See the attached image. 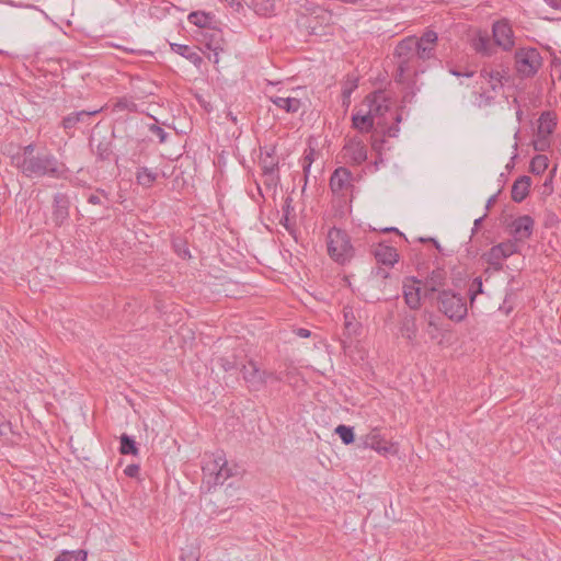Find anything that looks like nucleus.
<instances>
[{
    "mask_svg": "<svg viewBox=\"0 0 561 561\" xmlns=\"http://www.w3.org/2000/svg\"><path fill=\"white\" fill-rule=\"evenodd\" d=\"M436 43L437 34L427 31L420 38L410 36L397 45L396 56L400 82L411 83L419 73L425 71L423 64L434 57Z\"/></svg>",
    "mask_w": 561,
    "mask_h": 561,
    "instance_id": "obj_1",
    "label": "nucleus"
},
{
    "mask_svg": "<svg viewBox=\"0 0 561 561\" xmlns=\"http://www.w3.org/2000/svg\"><path fill=\"white\" fill-rule=\"evenodd\" d=\"M362 103L369 110L377 129L389 137L397 136L401 115L398 112L396 101L387 92L370 93Z\"/></svg>",
    "mask_w": 561,
    "mask_h": 561,
    "instance_id": "obj_2",
    "label": "nucleus"
},
{
    "mask_svg": "<svg viewBox=\"0 0 561 561\" xmlns=\"http://www.w3.org/2000/svg\"><path fill=\"white\" fill-rule=\"evenodd\" d=\"M15 165L27 178L60 179L67 172L66 165L50 153L15 158Z\"/></svg>",
    "mask_w": 561,
    "mask_h": 561,
    "instance_id": "obj_3",
    "label": "nucleus"
},
{
    "mask_svg": "<svg viewBox=\"0 0 561 561\" xmlns=\"http://www.w3.org/2000/svg\"><path fill=\"white\" fill-rule=\"evenodd\" d=\"M325 243L328 255L335 263L344 265L354 257L355 249L345 230L331 228L327 233Z\"/></svg>",
    "mask_w": 561,
    "mask_h": 561,
    "instance_id": "obj_4",
    "label": "nucleus"
},
{
    "mask_svg": "<svg viewBox=\"0 0 561 561\" xmlns=\"http://www.w3.org/2000/svg\"><path fill=\"white\" fill-rule=\"evenodd\" d=\"M505 71L501 67L485 66L480 71L479 94L485 103L492 101L503 88Z\"/></svg>",
    "mask_w": 561,
    "mask_h": 561,
    "instance_id": "obj_5",
    "label": "nucleus"
},
{
    "mask_svg": "<svg viewBox=\"0 0 561 561\" xmlns=\"http://www.w3.org/2000/svg\"><path fill=\"white\" fill-rule=\"evenodd\" d=\"M542 66V58L536 48H519L515 53V67L519 76L529 78Z\"/></svg>",
    "mask_w": 561,
    "mask_h": 561,
    "instance_id": "obj_6",
    "label": "nucleus"
},
{
    "mask_svg": "<svg viewBox=\"0 0 561 561\" xmlns=\"http://www.w3.org/2000/svg\"><path fill=\"white\" fill-rule=\"evenodd\" d=\"M360 447L369 448L381 456H394L399 453V444L387 440L377 426L360 437Z\"/></svg>",
    "mask_w": 561,
    "mask_h": 561,
    "instance_id": "obj_7",
    "label": "nucleus"
},
{
    "mask_svg": "<svg viewBox=\"0 0 561 561\" xmlns=\"http://www.w3.org/2000/svg\"><path fill=\"white\" fill-rule=\"evenodd\" d=\"M438 302L440 311L451 320L460 321L467 314L465 299L453 291L443 290L438 296Z\"/></svg>",
    "mask_w": 561,
    "mask_h": 561,
    "instance_id": "obj_8",
    "label": "nucleus"
},
{
    "mask_svg": "<svg viewBox=\"0 0 561 561\" xmlns=\"http://www.w3.org/2000/svg\"><path fill=\"white\" fill-rule=\"evenodd\" d=\"M205 472L215 474V484H224L229 478L240 474L239 467L230 465L224 455L218 454L203 467Z\"/></svg>",
    "mask_w": 561,
    "mask_h": 561,
    "instance_id": "obj_9",
    "label": "nucleus"
},
{
    "mask_svg": "<svg viewBox=\"0 0 561 561\" xmlns=\"http://www.w3.org/2000/svg\"><path fill=\"white\" fill-rule=\"evenodd\" d=\"M241 373L243 380L253 390H260L270 379L279 380L275 373L261 370L259 365L252 359L242 366Z\"/></svg>",
    "mask_w": 561,
    "mask_h": 561,
    "instance_id": "obj_10",
    "label": "nucleus"
},
{
    "mask_svg": "<svg viewBox=\"0 0 561 561\" xmlns=\"http://www.w3.org/2000/svg\"><path fill=\"white\" fill-rule=\"evenodd\" d=\"M403 297L409 308L417 310L423 299H432L423 282L415 277H407L403 280Z\"/></svg>",
    "mask_w": 561,
    "mask_h": 561,
    "instance_id": "obj_11",
    "label": "nucleus"
},
{
    "mask_svg": "<svg viewBox=\"0 0 561 561\" xmlns=\"http://www.w3.org/2000/svg\"><path fill=\"white\" fill-rule=\"evenodd\" d=\"M341 156L345 163L359 165L367 160V146L362 137H350L342 148Z\"/></svg>",
    "mask_w": 561,
    "mask_h": 561,
    "instance_id": "obj_12",
    "label": "nucleus"
},
{
    "mask_svg": "<svg viewBox=\"0 0 561 561\" xmlns=\"http://www.w3.org/2000/svg\"><path fill=\"white\" fill-rule=\"evenodd\" d=\"M517 243L515 241H505L492 247L482 259L495 271L502 270L503 262L512 254L517 252Z\"/></svg>",
    "mask_w": 561,
    "mask_h": 561,
    "instance_id": "obj_13",
    "label": "nucleus"
},
{
    "mask_svg": "<svg viewBox=\"0 0 561 561\" xmlns=\"http://www.w3.org/2000/svg\"><path fill=\"white\" fill-rule=\"evenodd\" d=\"M493 38L497 46L504 50H510L514 46V34L512 26L506 20L497 21L493 24Z\"/></svg>",
    "mask_w": 561,
    "mask_h": 561,
    "instance_id": "obj_14",
    "label": "nucleus"
},
{
    "mask_svg": "<svg viewBox=\"0 0 561 561\" xmlns=\"http://www.w3.org/2000/svg\"><path fill=\"white\" fill-rule=\"evenodd\" d=\"M534 219L530 216H519L511 224V232L514 241H524L528 239L534 230Z\"/></svg>",
    "mask_w": 561,
    "mask_h": 561,
    "instance_id": "obj_15",
    "label": "nucleus"
},
{
    "mask_svg": "<svg viewBox=\"0 0 561 561\" xmlns=\"http://www.w3.org/2000/svg\"><path fill=\"white\" fill-rule=\"evenodd\" d=\"M352 173L346 168L336 169L330 179V187L334 194L344 196L351 187Z\"/></svg>",
    "mask_w": 561,
    "mask_h": 561,
    "instance_id": "obj_16",
    "label": "nucleus"
},
{
    "mask_svg": "<svg viewBox=\"0 0 561 561\" xmlns=\"http://www.w3.org/2000/svg\"><path fill=\"white\" fill-rule=\"evenodd\" d=\"M270 101L279 110L290 114L297 113L302 105L301 99L298 95L286 93H283L282 95H270Z\"/></svg>",
    "mask_w": 561,
    "mask_h": 561,
    "instance_id": "obj_17",
    "label": "nucleus"
},
{
    "mask_svg": "<svg viewBox=\"0 0 561 561\" xmlns=\"http://www.w3.org/2000/svg\"><path fill=\"white\" fill-rule=\"evenodd\" d=\"M352 125L360 133H368L374 126H376L374 118H371V114H369V110L366 108L363 103H360L354 112L352 116Z\"/></svg>",
    "mask_w": 561,
    "mask_h": 561,
    "instance_id": "obj_18",
    "label": "nucleus"
},
{
    "mask_svg": "<svg viewBox=\"0 0 561 561\" xmlns=\"http://www.w3.org/2000/svg\"><path fill=\"white\" fill-rule=\"evenodd\" d=\"M374 255L378 263L393 266L399 260V253L396 248L379 243L374 249Z\"/></svg>",
    "mask_w": 561,
    "mask_h": 561,
    "instance_id": "obj_19",
    "label": "nucleus"
},
{
    "mask_svg": "<svg viewBox=\"0 0 561 561\" xmlns=\"http://www.w3.org/2000/svg\"><path fill=\"white\" fill-rule=\"evenodd\" d=\"M471 47L479 54L491 56L493 54V44L486 32L477 31L470 39Z\"/></svg>",
    "mask_w": 561,
    "mask_h": 561,
    "instance_id": "obj_20",
    "label": "nucleus"
},
{
    "mask_svg": "<svg viewBox=\"0 0 561 561\" xmlns=\"http://www.w3.org/2000/svg\"><path fill=\"white\" fill-rule=\"evenodd\" d=\"M343 318H344V334L347 337H356L360 334L362 324L356 319L353 309L351 307H344L343 309Z\"/></svg>",
    "mask_w": 561,
    "mask_h": 561,
    "instance_id": "obj_21",
    "label": "nucleus"
},
{
    "mask_svg": "<svg viewBox=\"0 0 561 561\" xmlns=\"http://www.w3.org/2000/svg\"><path fill=\"white\" fill-rule=\"evenodd\" d=\"M531 180L529 176L524 175L518 178L512 186V199L514 202H523L529 193Z\"/></svg>",
    "mask_w": 561,
    "mask_h": 561,
    "instance_id": "obj_22",
    "label": "nucleus"
},
{
    "mask_svg": "<svg viewBox=\"0 0 561 561\" xmlns=\"http://www.w3.org/2000/svg\"><path fill=\"white\" fill-rule=\"evenodd\" d=\"M445 279V273L442 270H436L433 271L426 282L423 283L431 298H433L436 291H439L440 288L444 287Z\"/></svg>",
    "mask_w": 561,
    "mask_h": 561,
    "instance_id": "obj_23",
    "label": "nucleus"
},
{
    "mask_svg": "<svg viewBox=\"0 0 561 561\" xmlns=\"http://www.w3.org/2000/svg\"><path fill=\"white\" fill-rule=\"evenodd\" d=\"M400 331L402 336L407 339L410 344H416L419 329L415 317L404 318Z\"/></svg>",
    "mask_w": 561,
    "mask_h": 561,
    "instance_id": "obj_24",
    "label": "nucleus"
},
{
    "mask_svg": "<svg viewBox=\"0 0 561 561\" xmlns=\"http://www.w3.org/2000/svg\"><path fill=\"white\" fill-rule=\"evenodd\" d=\"M557 126L556 115L551 112H543L538 119L537 131L551 136Z\"/></svg>",
    "mask_w": 561,
    "mask_h": 561,
    "instance_id": "obj_25",
    "label": "nucleus"
},
{
    "mask_svg": "<svg viewBox=\"0 0 561 561\" xmlns=\"http://www.w3.org/2000/svg\"><path fill=\"white\" fill-rule=\"evenodd\" d=\"M171 47H172L173 51L185 57L191 62H193L195 66L201 65L202 57L197 53L193 51L191 49V47H188L187 45L172 44Z\"/></svg>",
    "mask_w": 561,
    "mask_h": 561,
    "instance_id": "obj_26",
    "label": "nucleus"
},
{
    "mask_svg": "<svg viewBox=\"0 0 561 561\" xmlns=\"http://www.w3.org/2000/svg\"><path fill=\"white\" fill-rule=\"evenodd\" d=\"M103 107L94 110V111H81L77 113H72L64 118L62 125L66 129H70L76 126L77 123L80 122V116H93L100 113Z\"/></svg>",
    "mask_w": 561,
    "mask_h": 561,
    "instance_id": "obj_27",
    "label": "nucleus"
},
{
    "mask_svg": "<svg viewBox=\"0 0 561 561\" xmlns=\"http://www.w3.org/2000/svg\"><path fill=\"white\" fill-rule=\"evenodd\" d=\"M261 167L263 170V174L266 178V181L275 182L277 179V176H276L277 163L274 161V159L271 158L270 156L263 158L261 160Z\"/></svg>",
    "mask_w": 561,
    "mask_h": 561,
    "instance_id": "obj_28",
    "label": "nucleus"
},
{
    "mask_svg": "<svg viewBox=\"0 0 561 561\" xmlns=\"http://www.w3.org/2000/svg\"><path fill=\"white\" fill-rule=\"evenodd\" d=\"M136 179L139 185L150 187L157 180V173L152 172L148 168H140L136 173Z\"/></svg>",
    "mask_w": 561,
    "mask_h": 561,
    "instance_id": "obj_29",
    "label": "nucleus"
},
{
    "mask_svg": "<svg viewBox=\"0 0 561 561\" xmlns=\"http://www.w3.org/2000/svg\"><path fill=\"white\" fill-rule=\"evenodd\" d=\"M113 112H136L137 111V104L127 96H123L117 99L113 105H112Z\"/></svg>",
    "mask_w": 561,
    "mask_h": 561,
    "instance_id": "obj_30",
    "label": "nucleus"
},
{
    "mask_svg": "<svg viewBox=\"0 0 561 561\" xmlns=\"http://www.w3.org/2000/svg\"><path fill=\"white\" fill-rule=\"evenodd\" d=\"M549 167V159L545 154H537L531 159L530 171L535 174H542Z\"/></svg>",
    "mask_w": 561,
    "mask_h": 561,
    "instance_id": "obj_31",
    "label": "nucleus"
},
{
    "mask_svg": "<svg viewBox=\"0 0 561 561\" xmlns=\"http://www.w3.org/2000/svg\"><path fill=\"white\" fill-rule=\"evenodd\" d=\"M119 451L123 455H137L138 448L136 447V443L128 435L123 434L121 436V447Z\"/></svg>",
    "mask_w": 561,
    "mask_h": 561,
    "instance_id": "obj_32",
    "label": "nucleus"
},
{
    "mask_svg": "<svg viewBox=\"0 0 561 561\" xmlns=\"http://www.w3.org/2000/svg\"><path fill=\"white\" fill-rule=\"evenodd\" d=\"M54 561H87V552L83 550L64 551Z\"/></svg>",
    "mask_w": 561,
    "mask_h": 561,
    "instance_id": "obj_33",
    "label": "nucleus"
},
{
    "mask_svg": "<svg viewBox=\"0 0 561 561\" xmlns=\"http://www.w3.org/2000/svg\"><path fill=\"white\" fill-rule=\"evenodd\" d=\"M334 432L339 435L345 445L352 444L355 439L354 431L351 426L341 424L335 427Z\"/></svg>",
    "mask_w": 561,
    "mask_h": 561,
    "instance_id": "obj_34",
    "label": "nucleus"
},
{
    "mask_svg": "<svg viewBox=\"0 0 561 561\" xmlns=\"http://www.w3.org/2000/svg\"><path fill=\"white\" fill-rule=\"evenodd\" d=\"M534 149L539 152H543L550 148L551 141L549 135L536 133L535 138L533 140Z\"/></svg>",
    "mask_w": 561,
    "mask_h": 561,
    "instance_id": "obj_35",
    "label": "nucleus"
},
{
    "mask_svg": "<svg viewBox=\"0 0 561 561\" xmlns=\"http://www.w3.org/2000/svg\"><path fill=\"white\" fill-rule=\"evenodd\" d=\"M187 20L191 24L198 27H206L209 23V16L204 12H192L188 14Z\"/></svg>",
    "mask_w": 561,
    "mask_h": 561,
    "instance_id": "obj_36",
    "label": "nucleus"
},
{
    "mask_svg": "<svg viewBox=\"0 0 561 561\" xmlns=\"http://www.w3.org/2000/svg\"><path fill=\"white\" fill-rule=\"evenodd\" d=\"M55 203L54 220L60 226L68 218V208L59 204L58 197L55 198Z\"/></svg>",
    "mask_w": 561,
    "mask_h": 561,
    "instance_id": "obj_37",
    "label": "nucleus"
},
{
    "mask_svg": "<svg viewBox=\"0 0 561 561\" xmlns=\"http://www.w3.org/2000/svg\"><path fill=\"white\" fill-rule=\"evenodd\" d=\"M470 293H471V301L474 300V298L478 294L482 293V280L480 277H477L473 279L471 287H470Z\"/></svg>",
    "mask_w": 561,
    "mask_h": 561,
    "instance_id": "obj_38",
    "label": "nucleus"
},
{
    "mask_svg": "<svg viewBox=\"0 0 561 561\" xmlns=\"http://www.w3.org/2000/svg\"><path fill=\"white\" fill-rule=\"evenodd\" d=\"M426 332L431 339L437 337L438 327L432 317L428 319Z\"/></svg>",
    "mask_w": 561,
    "mask_h": 561,
    "instance_id": "obj_39",
    "label": "nucleus"
},
{
    "mask_svg": "<svg viewBox=\"0 0 561 561\" xmlns=\"http://www.w3.org/2000/svg\"><path fill=\"white\" fill-rule=\"evenodd\" d=\"M207 47L214 51V55H213V61L215 64H218L219 62V53L222 51V47L220 46L219 43H216L215 46H211V44H207ZM209 59H211V56H209Z\"/></svg>",
    "mask_w": 561,
    "mask_h": 561,
    "instance_id": "obj_40",
    "label": "nucleus"
},
{
    "mask_svg": "<svg viewBox=\"0 0 561 561\" xmlns=\"http://www.w3.org/2000/svg\"><path fill=\"white\" fill-rule=\"evenodd\" d=\"M139 471H140V467H139L138 465H128V466L124 469V473H125L127 477H130V478H136V477H138Z\"/></svg>",
    "mask_w": 561,
    "mask_h": 561,
    "instance_id": "obj_41",
    "label": "nucleus"
},
{
    "mask_svg": "<svg viewBox=\"0 0 561 561\" xmlns=\"http://www.w3.org/2000/svg\"><path fill=\"white\" fill-rule=\"evenodd\" d=\"M199 554L196 550H191L187 553H182L181 560L182 561H198Z\"/></svg>",
    "mask_w": 561,
    "mask_h": 561,
    "instance_id": "obj_42",
    "label": "nucleus"
},
{
    "mask_svg": "<svg viewBox=\"0 0 561 561\" xmlns=\"http://www.w3.org/2000/svg\"><path fill=\"white\" fill-rule=\"evenodd\" d=\"M150 130H151L156 136H158V137H159L160 142H164V141H165V139H167V133H165L161 127H159V126H156V125H154V126H152V127L150 128Z\"/></svg>",
    "mask_w": 561,
    "mask_h": 561,
    "instance_id": "obj_43",
    "label": "nucleus"
},
{
    "mask_svg": "<svg viewBox=\"0 0 561 561\" xmlns=\"http://www.w3.org/2000/svg\"><path fill=\"white\" fill-rule=\"evenodd\" d=\"M26 157H35L33 145H28V146L24 147L23 152L20 156H18L16 158H26Z\"/></svg>",
    "mask_w": 561,
    "mask_h": 561,
    "instance_id": "obj_44",
    "label": "nucleus"
},
{
    "mask_svg": "<svg viewBox=\"0 0 561 561\" xmlns=\"http://www.w3.org/2000/svg\"><path fill=\"white\" fill-rule=\"evenodd\" d=\"M356 88V84H352L350 88H345L343 90V98H344V103L347 101V103L350 102V98H351V94L353 92V90Z\"/></svg>",
    "mask_w": 561,
    "mask_h": 561,
    "instance_id": "obj_45",
    "label": "nucleus"
},
{
    "mask_svg": "<svg viewBox=\"0 0 561 561\" xmlns=\"http://www.w3.org/2000/svg\"><path fill=\"white\" fill-rule=\"evenodd\" d=\"M221 362H222L221 366L226 371L231 370V369L236 368V366H237L236 363L229 362L224 358L221 359Z\"/></svg>",
    "mask_w": 561,
    "mask_h": 561,
    "instance_id": "obj_46",
    "label": "nucleus"
},
{
    "mask_svg": "<svg viewBox=\"0 0 561 561\" xmlns=\"http://www.w3.org/2000/svg\"><path fill=\"white\" fill-rule=\"evenodd\" d=\"M545 2L556 10H561V0H545Z\"/></svg>",
    "mask_w": 561,
    "mask_h": 561,
    "instance_id": "obj_47",
    "label": "nucleus"
},
{
    "mask_svg": "<svg viewBox=\"0 0 561 561\" xmlns=\"http://www.w3.org/2000/svg\"><path fill=\"white\" fill-rule=\"evenodd\" d=\"M296 334L300 337H309L311 335V332L308 329L299 328L296 331Z\"/></svg>",
    "mask_w": 561,
    "mask_h": 561,
    "instance_id": "obj_48",
    "label": "nucleus"
},
{
    "mask_svg": "<svg viewBox=\"0 0 561 561\" xmlns=\"http://www.w3.org/2000/svg\"><path fill=\"white\" fill-rule=\"evenodd\" d=\"M311 162H312V159H311V153L309 154H306L305 158H304V170L305 172L308 171V169L310 168L311 165Z\"/></svg>",
    "mask_w": 561,
    "mask_h": 561,
    "instance_id": "obj_49",
    "label": "nucleus"
},
{
    "mask_svg": "<svg viewBox=\"0 0 561 561\" xmlns=\"http://www.w3.org/2000/svg\"><path fill=\"white\" fill-rule=\"evenodd\" d=\"M88 202L93 205H99V204H101V198L98 194H91L88 197Z\"/></svg>",
    "mask_w": 561,
    "mask_h": 561,
    "instance_id": "obj_50",
    "label": "nucleus"
},
{
    "mask_svg": "<svg viewBox=\"0 0 561 561\" xmlns=\"http://www.w3.org/2000/svg\"><path fill=\"white\" fill-rule=\"evenodd\" d=\"M228 5L231 8H240L241 7V0H224Z\"/></svg>",
    "mask_w": 561,
    "mask_h": 561,
    "instance_id": "obj_51",
    "label": "nucleus"
},
{
    "mask_svg": "<svg viewBox=\"0 0 561 561\" xmlns=\"http://www.w3.org/2000/svg\"><path fill=\"white\" fill-rule=\"evenodd\" d=\"M451 73H453V75H455V76H457V77L462 76V73H461V72L456 71V70H451Z\"/></svg>",
    "mask_w": 561,
    "mask_h": 561,
    "instance_id": "obj_52",
    "label": "nucleus"
},
{
    "mask_svg": "<svg viewBox=\"0 0 561 561\" xmlns=\"http://www.w3.org/2000/svg\"><path fill=\"white\" fill-rule=\"evenodd\" d=\"M342 345H343L344 348H346V341L345 340L342 341Z\"/></svg>",
    "mask_w": 561,
    "mask_h": 561,
    "instance_id": "obj_53",
    "label": "nucleus"
},
{
    "mask_svg": "<svg viewBox=\"0 0 561 561\" xmlns=\"http://www.w3.org/2000/svg\"><path fill=\"white\" fill-rule=\"evenodd\" d=\"M471 75H472L471 72L463 73V76H467V77H470Z\"/></svg>",
    "mask_w": 561,
    "mask_h": 561,
    "instance_id": "obj_54",
    "label": "nucleus"
},
{
    "mask_svg": "<svg viewBox=\"0 0 561 561\" xmlns=\"http://www.w3.org/2000/svg\"><path fill=\"white\" fill-rule=\"evenodd\" d=\"M87 116H80V122L84 121Z\"/></svg>",
    "mask_w": 561,
    "mask_h": 561,
    "instance_id": "obj_55",
    "label": "nucleus"
}]
</instances>
